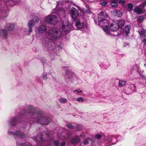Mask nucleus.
I'll use <instances>...</instances> for the list:
<instances>
[{"mask_svg":"<svg viewBox=\"0 0 146 146\" xmlns=\"http://www.w3.org/2000/svg\"><path fill=\"white\" fill-rule=\"evenodd\" d=\"M23 120L26 124L33 123H39L46 125L51 121V119L45 116L41 110L37 111L33 106L28 105L25 107L20 113L17 115L11 118L10 122L12 125L15 126L19 121L20 122Z\"/></svg>","mask_w":146,"mask_h":146,"instance_id":"nucleus-1","label":"nucleus"},{"mask_svg":"<svg viewBox=\"0 0 146 146\" xmlns=\"http://www.w3.org/2000/svg\"><path fill=\"white\" fill-rule=\"evenodd\" d=\"M48 135L46 132L44 131L42 133H39L37 134V137H34L33 139L37 142L36 146H42V141H46L49 139ZM26 146H32L30 144H27Z\"/></svg>","mask_w":146,"mask_h":146,"instance_id":"nucleus-2","label":"nucleus"},{"mask_svg":"<svg viewBox=\"0 0 146 146\" xmlns=\"http://www.w3.org/2000/svg\"><path fill=\"white\" fill-rule=\"evenodd\" d=\"M119 27L116 23L114 22L111 24L109 26V28H104V31L108 35L111 36H117L119 33L117 32Z\"/></svg>","mask_w":146,"mask_h":146,"instance_id":"nucleus-3","label":"nucleus"},{"mask_svg":"<svg viewBox=\"0 0 146 146\" xmlns=\"http://www.w3.org/2000/svg\"><path fill=\"white\" fill-rule=\"evenodd\" d=\"M47 33L50 38L54 39H57L60 38L62 35V32L58 28H51Z\"/></svg>","mask_w":146,"mask_h":146,"instance_id":"nucleus-4","label":"nucleus"},{"mask_svg":"<svg viewBox=\"0 0 146 146\" xmlns=\"http://www.w3.org/2000/svg\"><path fill=\"white\" fill-rule=\"evenodd\" d=\"M8 133L10 135H13L15 139L19 138L21 139H25L26 138L25 134L21 131V128L15 131H9Z\"/></svg>","mask_w":146,"mask_h":146,"instance_id":"nucleus-5","label":"nucleus"},{"mask_svg":"<svg viewBox=\"0 0 146 146\" xmlns=\"http://www.w3.org/2000/svg\"><path fill=\"white\" fill-rule=\"evenodd\" d=\"M45 22L52 25L55 24L58 21L57 17L55 15H49L44 18Z\"/></svg>","mask_w":146,"mask_h":146,"instance_id":"nucleus-6","label":"nucleus"},{"mask_svg":"<svg viewBox=\"0 0 146 146\" xmlns=\"http://www.w3.org/2000/svg\"><path fill=\"white\" fill-rule=\"evenodd\" d=\"M78 15V11L74 8H72L70 11V15L74 21L76 20Z\"/></svg>","mask_w":146,"mask_h":146,"instance_id":"nucleus-7","label":"nucleus"},{"mask_svg":"<svg viewBox=\"0 0 146 146\" xmlns=\"http://www.w3.org/2000/svg\"><path fill=\"white\" fill-rule=\"evenodd\" d=\"M62 29L65 32L69 33L71 29V26H69L68 22L66 21H63L62 23Z\"/></svg>","mask_w":146,"mask_h":146,"instance_id":"nucleus-8","label":"nucleus"},{"mask_svg":"<svg viewBox=\"0 0 146 146\" xmlns=\"http://www.w3.org/2000/svg\"><path fill=\"white\" fill-rule=\"evenodd\" d=\"M74 76V74L72 72H67L65 76L66 81L68 83L72 82Z\"/></svg>","mask_w":146,"mask_h":146,"instance_id":"nucleus-9","label":"nucleus"},{"mask_svg":"<svg viewBox=\"0 0 146 146\" xmlns=\"http://www.w3.org/2000/svg\"><path fill=\"white\" fill-rule=\"evenodd\" d=\"M144 9L142 4L136 6L134 8V12L138 14H141L145 12Z\"/></svg>","mask_w":146,"mask_h":146,"instance_id":"nucleus-10","label":"nucleus"},{"mask_svg":"<svg viewBox=\"0 0 146 146\" xmlns=\"http://www.w3.org/2000/svg\"><path fill=\"white\" fill-rule=\"evenodd\" d=\"M98 24L102 27L104 30V28H109V23L106 19L98 22Z\"/></svg>","mask_w":146,"mask_h":146,"instance_id":"nucleus-11","label":"nucleus"},{"mask_svg":"<svg viewBox=\"0 0 146 146\" xmlns=\"http://www.w3.org/2000/svg\"><path fill=\"white\" fill-rule=\"evenodd\" d=\"M107 15L106 13L104 11H102L98 15V22L106 19Z\"/></svg>","mask_w":146,"mask_h":146,"instance_id":"nucleus-12","label":"nucleus"},{"mask_svg":"<svg viewBox=\"0 0 146 146\" xmlns=\"http://www.w3.org/2000/svg\"><path fill=\"white\" fill-rule=\"evenodd\" d=\"M47 28L44 25H42L37 27L36 29V32L38 34L43 33L46 31Z\"/></svg>","mask_w":146,"mask_h":146,"instance_id":"nucleus-13","label":"nucleus"},{"mask_svg":"<svg viewBox=\"0 0 146 146\" xmlns=\"http://www.w3.org/2000/svg\"><path fill=\"white\" fill-rule=\"evenodd\" d=\"M75 25L78 29L84 28L86 27V22L81 23L77 20L75 22Z\"/></svg>","mask_w":146,"mask_h":146,"instance_id":"nucleus-14","label":"nucleus"},{"mask_svg":"<svg viewBox=\"0 0 146 146\" xmlns=\"http://www.w3.org/2000/svg\"><path fill=\"white\" fill-rule=\"evenodd\" d=\"M0 35L3 38H6L8 36L7 31L5 29H1L0 30Z\"/></svg>","mask_w":146,"mask_h":146,"instance_id":"nucleus-15","label":"nucleus"},{"mask_svg":"<svg viewBox=\"0 0 146 146\" xmlns=\"http://www.w3.org/2000/svg\"><path fill=\"white\" fill-rule=\"evenodd\" d=\"M80 139L78 136H73L70 139L71 143L73 144H76L80 142Z\"/></svg>","mask_w":146,"mask_h":146,"instance_id":"nucleus-16","label":"nucleus"},{"mask_svg":"<svg viewBox=\"0 0 146 146\" xmlns=\"http://www.w3.org/2000/svg\"><path fill=\"white\" fill-rule=\"evenodd\" d=\"M131 29V26L130 25H126L123 29L124 33H125L126 35H127L129 33Z\"/></svg>","mask_w":146,"mask_h":146,"instance_id":"nucleus-17","label":"nucleus"},{"mask_svg":"<svg viewBox=\"0 0 146 146\" xmlns=\"http://www.w3.org/2000/svg\"><path fill=\"white\" fill-rule=\"evenodd\" d=\"M5 27L9 31H11L13 30L14 25L13 24L9 23L6 25Z\"/></svg>","mask_w":146,"mask_h":146,"instance_id":"nucleus-18","label":"nucleus"},{"mask_svg":"<svg viewBox=\"0 0 146 146\" xmlns=\"http://www.w3.org/2000/svg\"><path fill=\"white\" fill-rule=\"evenodd\" d=\"M105 139L108 141L109 142H112L113 144H115L117 141V140H116L114 142L113 140L116 139V138L115 137H113L111 139L110 138V137H105Z\"/></svg>","mask_w":146,"mask_h":146,"instance_id":"nucleus-19","label":"nucleus"},{"mask_svg":"<svg viewBox=\"0 0 146 146\" xmlns=\"http://www.w3.org/2000/svg\"><path fill=\"white\" fill-rule=\"evenodd\" d=\"M10 5H16L20 2V0H9Z\"/></svg>","mask_w":146,"mask_h":146,"instance_id":"nucleus-20","label":"nucleus"},{"mask_svg":"<svg viewBox=\"0 0 146 146\" xmlns=\"http://www.w3.org/2000/svg\"><path fill=\"white\" fill-rule=\"evenodd\" d=\"M125 23V22L124 21L120 20L116 23L117 24L119 28H120L122 27L124 25Z\"/></svg>","mask_w":146,"mask_h":146,"instance_id":"nucleus-21","label":"nucleus"},{"mask_svg":"<svg viewBox=\"0 0 146 146\" xmlns=\"http://www.w3.org/2000/svg\"><path fill=\"white\" fill-rule=\"evenodd\" d=\"M68 131H66L64 132H63L62 133V135L64 136V139H67L70 136V134Z\"/></svg>","mask_w":146,"mask_h":146,"instance_id":"nucleus-22","label":"nucleus"},{"mask_svg":"<svg viewBox=\"0 0 146 146\" xmlns=\"http://www.w3.org/2000/svg\"><path fill=\"white\" fill-rule=\"evenodd\" d=\"M126 82L125 80H120L119 81L118 86L119 87H122L124 86L126 84Z\"/></svg>","mask_w":146,"mask_h":146,"instance_id":"nucleus-23","label":"nucleus"},{"mask_svg":"<svg viewBox=\"0 0 146 146\" xmlns=\"http://www.w3.org/2000/svg\"><path fill=\"white\" fill-rule=\"evenodd\" d=\"M118 3V1L114 0L111 2V5L112 7H115L117 5Z\"/></svg>","mask_w":146,"mask_h":146,"instance_id":"nucleus-24","label":"nucleus"},{"mask_svg":"<svg viewBox=\"0 0 146 146\" xmlns=\"http://www.w3.org/2000/svg\"><path fill=\"white\" fill-rule=\"evenodd\" d=\"M59 102L61 103L64 104L66 103L67 102L66 99L64 98H61L59 99Z\"/></svg>","mask_w":146,"mask_h":146,"instance_id":"nucleus-25","label":"nucleus"},{"mask_svg":"<svg viewBox=\"0 0 146 146\" xmlns=\"http://www.w3.org/2000/svg\"><path fill=\"white\" fill-rule=\"evenodd\" d=\"M34 21L33 20L29 21L28 23V26L29 28H31L33 26Z\"/></svg>","mask_w":146,"mask_h":146,"instance_id":"nucleus-26","label":"nucleus"},{"mask_svg":"<svg viewBox=\"0 0 146 146\" xmlns=\"http://www.w3.org/2000/svg\"><path fill=\"white\" fill-rule=\"evenodd\" d=\"M16 146H25V143H21L16 140Z\"/></svg>","mask_w":146,"mask_h":146,"instance_id":"nucleus-27","label":"nucleus"},{"mask_svg":"<svg viewBox=\"0 0 146 146\" xmlns=\"http://www.w3.org/2000/svg\"><path fill=\"white\" fill-rule=\"evenodd\" d=\"M145 32V30L143 29H141L140 31H139V33L141 36H144Z\"/></svg>","mask_w":146,"mask_h":146,"instance_id":"nucleus-28","label":"nucleus"},{"mask_svg":"<svg viewBox=\"0 0 146 146\" xmlns=\"http://www.w3.org/2000/svg\"><path fill=\"white\" fill-rule=\"evenodd\" d=\"M66 126L68 128L71 129H73L74 128V126L72 125L70 123H68L66 124Z\"/></svg>","mask_w":146,"mask_h":146,"instance_id":"nucleus-29","label":"nucleus"},{"mask_svg":"<svg viewBox=\"0 0 146 146\" xmlns=\"http://www.w3.org/2000/svg\"><path fill=\"white\" fill-rule=\"evenodd\" d=\"M90 140V139L89 138H87L85 140L83 141L82 143L84 145H86L88 144L89 143V141Z\"/></svg>","mask_w":146,"mask_h":146,"instance_id":"nucleus-30","label":"nucleus"},{"mask_svg":"<svg viewBox=\"0 0 146 146\" xmlns=\"http://www.w3.org/2000/svg\"><path fill=\"white\" fill-rule=\"evenodd\" d=\"M53 144L55 146H59L60 144L59 142L57 140H55L53 142Z\"/></svg>","mask_w":146,"mask_h":146,"instance_id":"nucleus-31","label":"nucleus"},{"mask_svg":"<svg viewBox=\"0 0 146 146\" xmlns=\"http://www.w3.org/2000/svg\"><path fill=\"white\" fill-rule=\"evenodd\" d=\"M2 16L3 17H5L7 15V14L6 12L5 11H3L2 12H1Z\"/></svg>","mask_w":146,"mask_h":146,"instance_id":"nucleus-32","label":"nucleus"},{"mask_svg":"<svg viewBox=\"0 0 146 146\" xmlns=\"http://www.w3.org/2000/svg\"><path fill=\"white\" fill-rule=\"evenodd\" d=\"M128 7L129 9L130 10H133V4L131 3H129L128 5Z\"/></svg>","mask_w":146,"mask_h":146,"instance_id":"nucleus-33","label":"nucleus"},{"mask_svg":"<svg viewBox=\"0 0 146 146\" xmlns=\"http://www.w3.org/2000/svg\"><path fill=\"white\" fill-rule=\"evenodd\" d=\"M77 101L80 102H84V100L82 97H79L77 98Z\"/></svg>","mask_w":146,"mask_h":146,"instance_id":"nucleus-34","label":"nucleus"},{"mask_svg":"<svg viewBox=\"0 0 146 146\" xmlns=\"http://www.w3.org/2000/svg\"><path fill=\"white\" fill-rule=\"evenodd\" d=\"M143 9L144 10V12L146 11V2L142 4Z\"/></svg>","mask_w":146,"mask_h":146,"instance_id":"nucleus-35","label":"nucleus"},{"mask_svg":"<svg viewBox=\"0 0 146 146\" xmlns=\"http://www.w3.org/2000/svg\"><path fill=\"white\" fill-rule=\"evenodd\" d=\"M95 137L97 139H100L102 137V135H100L99 134H97L96 135H95Z\"/></svg>","mask_w":146,"mask_h":146,"instance_id":"nucleus-36","label":"nucleus"},{"mask_svg":"<svg viewBox=\"0 0 146 146\" xmlns=\"http://www.w3.org/2000/svg\"><path fill=\"white\" fill-rule=\"evenodd\" d=\"M100 4H101V5L103 6H107V3L104 1H102L101 2Z\"/></svg>","mask_w":146,"mask_h":146,"instance_id":"nucleus-37","label":"nucleus"},{"mask_svg":"<svg viewBox=\"0 0 146 146\" xmlns=\"http://www.w3.org/2000/svg\"><path fill=\"white\" fill-rule=\"evenodd\" d=\"M143 17L142 16L139 17L138 18V19L140 23L142 22L143 21Z\"/></svg>","mask_w":146,"mask_h":146,"instance_id":"nucleus-38","label":"nucleus"},{"mask_svg":"<svg viewBox=\"0 0 146 146\" xmlns=\"http://www.w3.org/2000/svg\"><path fill=\"white\" fill-rule=\"evenodd\" d=\"M144 37L145 38H144L142 42L144 45L146 46V35L144 36Z\"/></svg>","mask_w":146,"mask_h":146,"instance_id":"nucleus-39","label":"nucleus"},{"mask_svg":"<svg viewBox=\"0 0 146 146\" xmlns=\"http://www.w3.org/2000/svg\"><path fill=\"white\" fill-rule=\"evenodd\" d=\"M116 12L117 13H119V15H118L119 17H120L122 15V13L120 11H116Z\"/></svg>","mask_w":146,"mask_h":146,"instance_id":"nucleus-40","label":"nucleus"},{"mask_svg":"<svg viewBox=\"0 0 146 146\" xmlns=\"http://www.w3.org/2000/svg\"><path fill=\"white\" fill-rule=\"evenodd\" d=\"M118 3H125V1L123 0H119V1H118Z\"/></svg>","mask_w":146,"mask_h":146,"instance_id":"nucleus-41","label":"nucleus"},{"mask_svg":"<svg viewBox=\"0 0 146 146\" xmlns=\"http://www.w3.org/2000/svg\"><path fill=\"white\" fill-rule=\"evenodd\" d=\"M66 143L65 142L63 141L61 142L60 144V146H65Z\"/></svg>","mask_w":146,"mask_h":146,"instance_id":"nucleus-42","label":"nucleus"},{"mask_svg":"<svg viewBox=\"0 0 146 146\" xmlns=\"http://www.w3.org/2000/svg\"><path fill=\"white\" fill-rule=\"evenodd\" d=\"M80 126L79 125H77L75 127L76 130H80Z\"/></svg>","mask_w":146,"mask_h":146,"instance_id":"nucleus-43","label":"nucleus"},{"mask_svg":"<svg viewBox=\"0 0 146 146\" xmlns=\"http://www.w3.org/2000/svg\"><path fill=\"white\" fill-rule=\"evenodd\" d=\"M49 42H46L45 44H44V46L46 47H47L48 46H49Z\"/></svg>","mask_w":146,"mask_h":146,"instance_id":"nucleus-44","label":"nucleus"},{"mask_svg":"<svg viewBox=\"0 0 146 146\" xmlns=\"http://www.w3.org/2000/svg\"><path fill=\"white\" fill-rule=\"evenodd\" d=\"M32 32V29L31 28H30L29 30L28 31V32L29 34H30Z\"/></svg>","mask_w":146,"mask_h":146,"instance_id":"nucleus-45","label":"nucleus"},{"mask_svg":"<svg viewBox=\"0 0 146 146\" xmlns=\"http://www.w3.org/2000/svg\"><path fill=\"white\" fill-rule=\"evenodd\" d=\"M43 78L44 79H45L46 78V74H44L43 76Z\"/></svg>","mask_w":146,"mask_h":146,"instance_id":"nucleus-46","label":"nucleus"},{"mask_svg":"<svg viewBox=\"0 0 146 146\" xmlns=\"http://www.w3.org/2000/svg\"><path fill=\"white\" fill-rule=\"evenodd\" d=\"M126 93H125V94H130V93H127L128 92H125Z\"/></svg>","mask_w":146,"mask_h":146,"instance_id":"nucleus-47","label":"nucleus"},{"mask_svg":"<svg viewBox=\"0 0 146 146\" xmlns=\"http://www.w3.org/2000/svg\"><path fill=\"white\" fill-rule=\"evenodd\" d=\"M74 91L76 92V91H78V90H76Z\"/></svg>","mask_w":146,"mask_h":146,"instance_id":"nucleus-48","label":"nucleus"},{"mask_svg":"<svg viewBox=\"0 0 146 146\" xmlns=\"http://www.w3.org/2000/svg\"><path fill=\"white\" fill-rule=\"evenodd\" d=\"M144 66L146 67V64H145Z\"/></svg>","mask_w":146,"mask_h":146,"instance_id":"nucleus-49","label":"nucleus"},{"mask_svg":"<svg viewBox=\"0 0 146 146\" xmlns=\"http://www.w3.org/2000/svg\"><path fill=\"white\" fill-rule=\"evenodd\" d=\"M62 13H63L62 14H63V13H64V11H63V12H62Z\"/></svg>","mask_w":146,"mask_h":146,"instance_id":"nucleus-50","label":"nucleus"},{"mask_svg":"<svg viewBox=\"0 0 146 146\" xmlns=\"http://www.w3.org/2000/svg\"><path fill=\"white\" fill-rule=\"evenodd\" d=\"M86 96H89V95H86Z\"/></svg>","mask_w":146,"mask_h":146,"instance_id":"nucleus-51","label":"nucleus"},{"mask_svg":"<svg viewBox=\"0 0 146 146\" xmlns=\"http://www.w3.org/2000/svg\"><path fill=\"white\" fill-rule=\"evenodd\" d=\"M80 92H78L79 93Z\"/></svg>","mask_w":146,"mask_h":146,"instance_id":"nucleus-52","label":"nucleus"},{"mask_svg":"<svg viewBox=\"0 0 146 146\" xmlns=\"http://www.w3.org/2000/svg\"><path fill=\"white\" fill-rule=\"evenodd\" d=\"M80 91L81 92V91H82L81 90H80Z\"/></svg>","mask_w":146,"mask_h":146,"instance_id":"nucleus-53","label":"nucleus"}]
</instances>
